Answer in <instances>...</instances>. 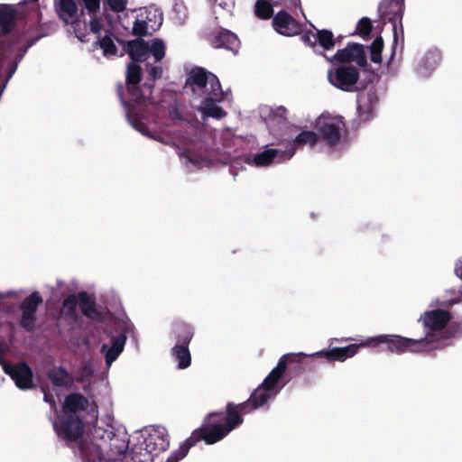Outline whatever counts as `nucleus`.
Wrapping results in <instances>:
<instances>
[{
	"instance_id": "obj_1",
	"label": "nucleus",
	"mask_w": 462,
	"mask_h": 462,
	"mask_svg": "<svg viewBox=\"0 0 462 462\" xmlns=\"http://www.w3.org/2000/svg\"><path fill=\"white\" fill-rule=\"evenodd\" d=\"M254 410L248 399L239 404L227 402L225 412L221 411L209 412L203 419L201 426L192 431L180 448L170 455L166 462H179L188 455L190 448L201 440L208 445L222 440L232 430L243 424V415Z\"/></svg>"
},
{
	"instance_id": "obj_2",
	"label": "nucleus",
	"mask_w": 462,
	"mask_h": 462,
	"mask_svg": "<svg viewBox=\"0 0 462 462\" xmlns=\"http://www.w3.org/2000/svg\"><path fill=\"white\" fill-rule=\"evenodd\" d=\"M146 72L148 74L145 81L141 84L143 79L142 68L138 63L129 62L125 70V88L128 99L124 96V86L122 83L116 86V94L122 105L126 109V115L129 118L137 119L135 106L145 105L151 101L154 82L162 76V68L161 66H152L146 63Z\"/></svg>"
},
{
	"instance_id": "obj_3",
	"label": "nucleus",
	"mask_w": 462,
	"mask_h": 462,
	"mask_svg": "<svg viewBox=\"0 0 462 462\" xmlns=\"http://www.w3.org/2000/svg\"><path fill=\"white\" fill-rule=\"evenodd\" d=\"M451 319V313L443 309L427 310L420 315L418 321L422 324L425 336L419 339L423 341V346L427 352L443 350L450 346L449 343L442 342L439 338L443 329Z\"/></svg>"
},
{
	"instance_id": "obj_4",
	"label": "nucleus",
	"mask_w": 462,
	"mask_h": 462,
	"mask_svg": "<svg viewBox=\"0 0 462 462\" xmlns=\"http://www.w3.org/2000/svg\"><path fill=\"white\" fill-rule=\"evenodd\" d=\"M306 356L298 353H289L283 355L278 361L277 365L264 378L263 383L251 393L249 400L253 404V409H258L265 404L271 398V393L282 376L284 374L287 367L291 364H300Z\"/></svg>"
},
{
	"instance_id": "obj_5",
	"label": "nucleus",
	"mask_w": 462,
	"mask_h": 462,
	"mask_svg": "<svg viewBox=\"0 0 462 462\" xmlns=\"http://www.w3.org/2000/svg\"><path fill=\"white\" fill-rule=\"evenodd\" d=\"M423 341L405 337L400 335H378L365 340L367 347H378L381 351L402 355L406 352L413 354L426 353Z\"/></svg>"
},
{
	"instance_id": "obj_6",
	"label": "nucleus",
	"mask_w": 462,
	"mask_h": 462,
	"mask_svg": "<svg viewBox=\"0 0 462 462\" xmlns=\"http://www.w3.org/2000/svg\"><path fill=\"white\" fill-rule=\"evenodd\" d=\"M53 427L58 437L71 449H75V445L81 439L85 430V424L82 419L79 415L74 414L62 413L59 422H53Z\"/></svg>"
},
{
	"instance_id": "obj_7",
	"label": "nucleus",
	"mask_w": 462,
	"mask_h": 462,
	"mask_svg": "<svg viewBox=\"0 0 462 462\" xmlns=\"http://www.w3.org/2000/svg\"><path fill=\"white\" fill-rule=\"evenodd\" d=\"M190 88L193 94L202 91L207 94L219 96L221 85L216 75L207 71L204 68L195 67L189 72L184 89Z\"/></svg>"
},
{
	"instance_id": "obj_8",
	"label": "nucleus",
	"mask_w": 462,
	"mask_h": 462,
	"mask_svg": "<svg viewBox=\"0 0 462 462\" xmlns=\"http://www.w3.org/2000/svg\"><path fill=\"white\" fill-rule=\"evenodd\" d=\"M43 299L39 291H35L25 297L20 303L19 310L22 312L19 325L27 332H32L36 325V313L42 304Z\"/></svg>"
},
{
	"instance_id": "obj_9",
	"label": "nucleus",
	"mask_w": 462,
	"mask_h": 462,
	"mask_svg": "<svg viewBox=\"0 0 462 462\" xmlns=\"http://www.w3.org/2000/svg\"><path fill=\"white\" fill-rule=\"evenodd\" d=\"M404 0H382L378 5V12L383 19L388 21L393 25V40L397 42L398 32L397 25L400 24L402 34L403 35L402 17L404 14Z\"/></svg>"
},
{
	"instance_id": "obj_10",
	"label": "nucleus",
	"mask_w": 462,
	"mask_h": 462,
	"mask_svg": "<svg viewBox=\"0 0 462 462\" xmlns=\"http://www.w3.org/2000/svg\"><path fill=\"white\" fill-rule=\"evenodd\" d=\"M329 82L343 91H352L359 79L358 70L352 65L339 66L328 72Z\"/></svg>"
},
{
	"instance_id": "obj_11",
	"label": "nucleus",
	"mask_w": 462,
	"mask_h": 462,
	"mask_svg": "<svg viewBox=\"0 0 462 462\" xmlns=\"http://www.w3.org/2000/svg\"><path fill=\"white\" fill-rule=\"evenodd\" d=\"M16 16L17 11L14 5L0 4V42L3 45L13 40L22 41L19 35L13 33Z\"/></svg>"
},
{
	"instance_id": "obj_12",
	"label": "nucleus",
	"mask_w": 462,
	"mask_h": 462,
	"mask_svg": "<svg viewBox=\"0 0 462 462\" xmlns=\"http://www.w3.org/2000/svg\"><path fill=\"white\" fill-rule=\"evenodd\" d=\"M208 41L213 48L225 49L234 54H237L240 49V40L233 32L218 28L208 35Z\"/></svg>"
},
{
	"instance_id": "obj_13",
	"label": "nucleus",
	"mask_w": 462,
	"mask_h": 462,
	"mask_svg": "<svg viewBox=\"0 0 462 462\" xmlns=\"http://www.w3.org/2000/svg\"><path fill=\"white\" fill-rule=\"evenodd\" d=\"M4 372L9 375L21 390L32 389L33 385V372L25 362H19L15 365H4Z\"/></svg>"
},
{
	"instance_id": "obj_14",
	"label": "nucleus",
	"mask_w": 462,
	"mask_h": 462,
	"mask_svg": "<svg viewBox=\"0 0 462 462\" xmlns=\"http://www.w3.org/2000/svg\"><path fill=\"white\" fill-rule=\"evenodd\" d=\"M334 59L340 63L356 62L361 68L369 67L365 46L356 42H348L345 48L335 53Z\"/></svg>"
},
{
	"instance_id": "obj_15",
	"label": "nucleus",
	"mask_w": 462,
	"mask_h": 462,
	"mask_svg": "<svg viewBox=\"0 0 462 462\" xmlns=\"http://www.w3.org/2000/svg\"><path fill=\"white\" fill-rule=\"evenodd\" d=\"M145 454L141 452L135 453L132 459L134 462H147L152 461V456H157L161 452L168 449L170 446L169 437L167 435H150L144 440Z\"/></svg>"
},
{
	"instance_id": "obj_16",
	"label": "nucleus",
	"mask_w": 462,
	"mask_h": 462,
	"mask_svg": "<svg viewBox=\"0 0 462 462\" xmlns=\"http://www.w3.org/2000/svg\"><path fill=\"white\" fill-rule=\"evenodd\" d=\"M272 25L274 31L283 36L298 35L302 31V25L285 10L279 11L273 18Z\"/></svg>"
},
{
	"instance_id": "obj_17",
	"label": "nucleus",
	"mask_w": 462,
	"mask_h": 462,
	"mask_svg": "<svg viewBox=\"0 0 462 462\" xmlns=\"http://www.w3.org/2000/svg\"><path fill=\"white\" fill-rule=\"evenodd\" d=\"M295 153V148L291 147L285 150L266 149L254 156L253 162L255 166L266 167L273 162H282L290 160Z\"/></svg>"
},
{
	"instance_id": "obj_18",
	"label": "nucleus",
	"mask_w": 462,
	"mask_h": 462,
	"mask_svg": "<svg viewBox=\"0 0 462 462\" xmlns=\"http://www.w3.org/2000/svg\"><path fill=\"white\" fill-rule=\"evenodd\" d=\"M361 347H367V346L365 345V340L358 344H350L342 347H331L329 349L321 350L314 355L319 357L326 358L329 362H344L347 358L353 357Z\"/></svg>"
},
{
	"instance_id": "obj_19",
	"label": "nucleus",
	"mask_w": 462,
	"mask_h": 462,
	"mask_svg": "<svg viewBox=\"0 0 462 462\" xmlns=\"http://www.w3.org/2000/svg\"><path fill=\"white\" fill-rule=\"evenodd\" d=\"M75 446L73 452L84 460L91 461L100 458L103 455L101 443L95 441L88 435L82 436Z\"/></svg>"
},
{
	"instance_id": "obj_20",
	"label": "nucleus",
	"mask_w": 462,
	"mask_h": 462,
	"mask_svg": "<svg viewBox=\"0 0 462 462\" xmlns=\"http://www.w3.org/2000/svg\"><path fill=\"white\" fill-rule=\"evenodd\" d=\"M343 126L344 124L341 121L323 122L319 126V133L327 145L334 147L337 145L341 140Z\"/></svg>"
},
{
	"instance_id": "obj_21",
	"label": "nucleus",
	"mask_w": 462,
	"mask_h": 462,
	"mask_svg": "<svg viewBox=\"0 0 462 462\" xmlns=\"http://www.w3.org/2000/svg\"><path fill=\"white\" fill-rule=\"evenodd\" d=\"M378 97L374 91H368L365 95L359 97L357 100V114L359 120L366 123L374 116V106Z\"/></svg>"
},
{
	"instance_id": "obj_22",
	"label": "nucleus",
	"mask_w": 462,
	"mask_h": 462,
	"mask_svg": "<svg viewBox=\"0 0 462 462\" xmlns=\"http://www.w3.org/2000/svg\"><path fill=\"white\" fill-rule=\"evenodd\" d=\"M223 98V91L220 88L219 96L215 97L214 94H208L202 101L200 106V112L204 117H212L216 119H222L226 116L227 113L219 106L216 105V102L221 101Z\"/></svg>"
},
{
	"instance_id": "obj_23",
	"label": "nucleus",
	"mask_w": 462,
	"mask_h": 462,
	"mask_svg": "<svg viewBox=\"0 0 462 462\" xmlns=\"http://www.w3.org/2000/svg\"><path fill=\"white\" fill-rule=\"evenodd\" d=\"M79 304L82 314L93 320H101L102 313L97 309L95 297L87 291H79L78 293Z\"/></svg>"
},
{
	"instance_id": "obj_24",
	"label": "nucleus",
	"mask_w": 462,
	"mask_h": 462,
	"mask_svg": "<svg viewBox=\"0 0 462 462\" xmlns=\"http://www.w3.org/2000/svg\"><path fill=\"white\" fill-rule=\"evenodd\" d=\"M125 51L128 53L131 62H142L150 51V45L142 39L131 40L125 42Z\"/></svg>"
},
{
	"instance_id": "obj_25",
	"label": "nucleus",
	"mask_w": 462,
	"mask_h": 462,
	"mask_svg": "<svg viewBox=\"0 0 462 462\" xmlns=\"http://www.w3.org/2000/svg\"><path fill=\"white\" fill-rule=\"evenodd\" d=\"M89 402L88 398L81 393H69L65 397L63 414L78 415L79 411H86Z\"/></svg>"
},
{
	"instance_id": "obj_26",
	"label": "nucleus",
	"mask_w": 462,
	"mask_h": 462,
	"mask_svg": "<svg viewBox=\"0 0 462 462\" xmlns=\"http://www.w3.org/2000/svg\"><path fill=\"white\" fill-rule=\"evenodd\" d=\"M47 377L56 387L69 388L73 383V378L61 365L54 366L47 372Z\"/></svg>"
},
{
	"instance_id": "obj_27",
	"label": "nucleus",
	"mask_w": 462,
	"mask_h": 462,
	"mask_svg": "<svg viewBox=\"0 0 462 462\" xmlns=\"http://www.w3.org/2000/svg\"><path fill=\"white\" fill-rule=\"evenodd\" d=\"M112 345L110 347H107L106 345H103L102 352L105 353V360L107 365H110L113 362H115L120 353L123 351L126 337L124 334H121L117 337H113Z\"/></svg>"
},
{
	"instance_id": "obj_28",
	"label": "nucleus",
	"mask_w": 462,
	"mask_h": 462,
	"mask_svg": "<svg viewBox=\"0 0 462 462\" xmlns=\"http://www.w3.org/2000/svg\"><path fill=\"white\" fill-rule=\"evenodd\" d=\"M115 39L117 40L116 35L109 30L106 31L104 36H97L94 45L98 46L103 52V55L106 58L117 55V47L115 43Z\"/></svg>"
},
{
	"instance_id": "obj_29",
	"label": "nucleus",
	"mask_w": 462,
	"mask_h": 462,
	"mask_svg": "<svg viewBox=\"0 0 462 462\" xmlns=\"http://www.w3.org/2000/svg\"><path fill=\"white\" fill-rule=\"evenodd\" d=\"M173 331L177 340L176 345H189L194 335L191 325L182 320H178L173 324Z\"/></svg>"
},
{
	"instance_id": "obj_30",
	"label": "nucleus",
	"mask_w": 462,
	"mask_h": 462,
	"mask_svg": "<svg viewBox=\"0 0 462 462\" xmlns=\"http://www.w3.org/2000/svg\"><path fill=\"white\" fill-rule=\"evenodd\" d=\"M78 304V295L69 294L62 301L60 315L63 316L65 319L73 321L74 323L78 322L79 319V316L77 312Z\"/></svg>"
},
{
	"instance_id": "obj_31",
	"label": "nucleus",
	"mask_w": 462,
	"mask_h": 462,
	"mask_svg": "<svg viewBox=\"0 0 462 462\" xmlns=\"http://www.w3.org/2000/svg\"><path fill=\"white\" fill-rule=\"evenodd\" d=\"M171 354L175 360L178 361V368H188L191 364V356L189 346L175 345L171 349Z\"/></svg>"
},
{
	"instance_id": "obj_32",
	"label": "nucleus",
	"mask_w": 462,
	"mask_h": 462,
	"mask_svg": "<svg viewBox=\"0 0 462 462\" xmlns=\"http://www.w3.org/2000/svg\"><path fill=\"white\" fill-rule=\"evenodd\" d=\"M462 337V322H448L447 327L443 329L439 340L442 342L449 343L450 339Z\"/></svg>"
},
{
	"instance_id": "obj_33",
	"label": "nucleus",
	"mask_w": 462,
	"mask_h": 462,
	"mask_svg": "<svg viewBox=\"0 0 462 462\" xmlns=\"http://www.w3.org/2000/svg\"><path fill=\"white\" fill-rule=\"evenodd\" d=\"M317 43L325 51H330L335 47L336 41L331 31L327 29H316Z\"/></svg>"
},
{
	"instance_id": "obj_34",
	"label": "nucleus",
	"mask_w": 462,
	"mask_h": 462,
	"mask_svg": "<svg viewBox=\"0 0 462 462\" xmlns=\"http://www.w3.org/2000/svg\"><path fill=\"white\" fill-rule=\"evenodd\" d=\"M58 11L60 17L68 23V19L65 18L64 15H67L69 18H73L77 14L78 6L74 0H59Z\"/></svg>"
},
{
	"instance_id": "obj_35",
	"label": "nucleus",
	"mask_w": 462,
	"mask_h": 462,
	"mask_svg": "<svg viewBox=\"0 0 462 462\" xmlns=\"http://www.w3.org/2000/svg\"><path fill=\"white\" fill-rule=\"evenodd\" d=\"M254 14L262 20H268L273 15V5L266 0H257L254 5Z\"/></svg>"
},
{
	"instance_id": "obj_36",
	"label": "nucleus",
	"mask_w": 462,
	"mask_h": 462,
	"mask_svg": "<svg viewBox=\"0 0 462 462\" xmlns=\"http://www.w3.org/2000/svg\"><path fill=\"white\" fill-rule=\"evenodd\" d=\"M319 134L313 131H302L293 140L294 144L305 145L309 144L313 147L319 141Z\"/></svg>"
},
{
	"instance_id": "obj_37",
	"label": "nucleus",
	"mask_w": 462,
	"mask_h": 462,
	"mask_svg": "<svg viewBox=\"0 0 462 462\" xmlns=\"http://www.w3.org/2000/svg\"><path fill=\"white\" fill-rule=\"evenodd\" d=\"M383 50V40L382 36L376 37L369 47L371 61L374 63L382 62V52Z\"/></svg>"
},
{
	"instance_id": "obj_38",
	"label": "nucleus",
	"mask_w": 462,
	"mask_h": 462,
	"mask_svg": "<svg viewBox=\"0 0 462 462\" xmlns=\"http://www.w3.org/2000/svg\"><path fill=\"white\" fill-rule=\"evenodd\" d=\"M372 30V21L368 17H363L358 21L355 33L360 35L363 39L367 40L370 38Z\"/></svg>"
},
{
	"instance_id": "obj_39",
	"label": "nucleus",
	"mask_w": 462,
	"mask_h": 462,
	"mask_svg": "<svg viewBox=\"0 0 462 462\" xmlns=\"http://www.w3.org/2000/svg\"><path fill=\"white\" fill-rule=\"evenodd\" d=\"M155 59V61H161L165 56V45L162 40L153 39L150 45V51Z\"/></svg>"
},
{
	"instance_id": "obj_40",
	"label": "nucleus",
	"mask_w": 462,
	"mask_h": 462,
	"mask_svg": "<svg viewBox=\"0 0 462 462\" xmlns=\"http://www.w3.org/2000/svg\"><path fill=\"white\" fill-rule=\"evenodd\" d=\"M92 439L97 442L107 441L112 439L114 433L110 430H105L100 427L94 428L90 434H88Z\"/></svg>"
},
{
	"instance_id": "obj_41",
	"label": "nucleus",
	"mask_w": 462,
	"mask_h": 462,
	"mask_svg": "<svg viewBox=\"0 0 462 462\" xmlns=\"http://www.w3.org/2000/svg\"><path fill=\"white\" fill-rule=\"evenodd\" d=\"M148 24L144 20L136 19L134 23L132 33L134 36L147 35Z\"/></svg>"
},
{
	"instance_id": "obj_42",
	"label": "nucleus",
	"mask_w": 462,
	"mask_h": 462,
	"mask_svg": "<svg viewBox=\"0 0 462 462\" xmlns=\"http://www.w3.org/2000/svg\"><path fill=\"white\" fill-rule=\"evenodd\" d=\"M107 3L112 11L121 13L125 9L127 0H107Z\"/></svg>"
},
{
	"instance_id": "obj_43",
	"label": "nucleus",
	"mask_w": 462,
	"mask_h": 462,
	"mask_svg": "<svg viewBox=\"0 0 462 462\" xmlns=\"http://www.w3.org/2000/svg\"><path fill=\"white\" fill-rule=\"evenodd\" d=\"M89 27L90 31L97 36H101V30L103 27V24L99 18L97 16L92 17V19L89 22Z\"/></svg>"
},
{
	"instance_id": "obj_44",
	"label": "nucleus",
	"mask_w": 462,
	"mask_h": 462,
	"mask_svg": "<svg viewBox=\"0 0 462 462\" xmlns=\"http://www.w3.org/2000/svg\"><path fill=\"white\" fill-rule=\"evenodd\" d=\"M302 42L312 48H315L317 46V39H316V32H313L312 31L306 32L301 36Z\"/></svg>"
},
{
	"instance_id": "obj_45",
	"label": "nucleus",
	"mask_w": 462,
	"mask_h": 462,
	"mask_svg": "<svg viewBox=\"0 0 462 462\" xmlns=\"http://www.w3.org/2000/svg\"><path fill=\"white\" fill-rule=\"evenodd\" d=\"M83 3L90 14H96L100 8V0H83Z\"/></svg>"
},
{
	"instance_id": "obj_46",
	"label": "nucleus",
	"mask_w": 462,
	"mask_h": 462,
	"mask_svg": "<svg viewBox=\"0 0 462 462\" xmlns=\"http://www.w3.org/2000/svg\"><path fill=\"white\" fill-rule=\"evenodd\" d=\"M43 400L48 402L53 410L56 409V401L52 393L44 391Z\"/></svg>"
},
{
	"instance_id": "obj_47",
	"label": "nucleus",
	"mask_w": 462,
	"mask_h": 462,
	"mask_svg": "<svg viewBox=\"0 0 462 462\" xmlns=\"http://www.w3.org/2000/svg\"><path fill=\"white\" fill-rule=\"evenodd\" d=\"M456 274L462 279V260H460L455 268Z\"/></svg>"
},
{
	"instance_id": "obj_48",
	"label": "nucleus",
	"mask_w": 462,
	"mask_h": 462,
	"mask_svg": "<svg viewBox=\"0 0 462 462\" xmlns=\"http://www.w3.org/2000/svg\"><path fill=\"white\" fill-rule=\"evenodd\" d=\"M377 77H378L377 74H375L374 72H372V74L370 75L369 81L373 83L374 79H376Z\"/></svg>"
},
{
	"instance_id": "obj_49",
	"label": "nucleus",
	"mask_w": 462,
	"mask_h": 462,
	"mask_svg": "<svg viewBox=\"0 0 462 462\" xmlns=\"http://www.w3.org/2000/svg\"><path fill=\"white\" fill-rule=\"evenodd\" d=\"M280 109H282L283 111H286V108L282 106Z\"/></svg>"
}]
</instances>
